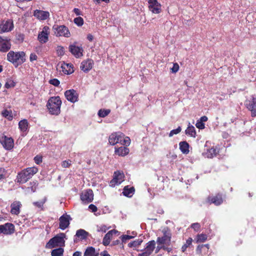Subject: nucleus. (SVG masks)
Returning a JSON list of instances; mask_svg holds the SVG:
<instances>
[{
  "instance_id": "1",
  "label": "nucleus",
  "mask_w": 256,
  "mask_h": 256,
  "mask_svg": "<svg viewBox=\"0 0 256 256\" xmlns=\"http://www.w3.org/2000/svg\"><path fill=\"white\" fill-rule=\"evenodd\" d=\"M108 142L110 144L114 146L117 144H120L122 146H128L130 144V139L120 132L112 133L108 138Z\"/></svg>"
},
{
  "instance_id": "2",
  "label": "nucleus",
  "mask_w": 256,
  "mask_h": 256,
  "mask_svg": "<svg viewBox=\"0 0 256 256\" xmlns=\"http://www.w3.org/2000/svg\"><path fill=\"white\" fill-rule=\"evenodd\" d=\"M62 100L60 96H52L50 98L47 102L46 106L51 114L58 115L60 112Z\"/></svg>"
},
{
  "instance_id": "3",
  "label": "nucleus",
  "mask_w": 256,
  "mask_h": 256,
  "mask_svg": "<svg viewBox=\"0 0 256 256\" xmlns=\"http://www.w3.org/2000/svg\"><path fill=\"white\" fill-rule=\"evenodd\" d=\"M38 172L36 167H30L24 168L18 174L16 180L18 183L24 184Z\"/></svg>"
},
{
  "instance_id": "4",
  "label": "nucleus",
  "mask_w": 256,
  "mask_h": 256,
  "mask_svg": "<svg viewBox=\"0 0 256 256\" xmlns=\"http://www.w3.org/2000/svg\"><path fill=\"white\" fill-rule=\"evenodd\" d=\"M26 54L24 52L10 51L7 54V60L15 66L23 64L26 60Z\"/></svg>"
},
{
  "instance_id": "5",
  "label": "nucleus",
  "mask_w": 256,
  "mask_h": 256,
  "mask_svg": "<svg viewBox=\"0 0 256 256\" xmlns=\"http://www.w3.org/2000/svg\"><path fill=\"white\" fill-rule=\"evenodd\" d=\"M65 238V234L60 233L50 239L46 243V247L47 248H52L56 246H63L64 244V238Z\"/></svg>"
},
{
  "instance_id": "6",
  "label": "nucleus",
  "mask_w": 256,
  "mask_h": 256,
  "mask_svg": "<svg viewBox=\"0 0 256 256\" xmlns=\"http://www.w3.org/2000/svg\"><path fill=\"white\" fill-rule=\"evenodd\" d=\"M52 30L56 36H64L70 38L71 36L68 28L64 25L58 26L54 24L52 26Z\"/></svg>"
},
{
  "instance_id": "7",
  "label": "nucleus",
  "mask_w": 256,
  "mask_h": 256,
  "mask_svg": "<svg viewBox=\"0 0 256 256\" xmlns=\"http://www.w3.org/2000/svg\"><path fill=\"white\" fill-rule=\"evenodd\" d=\"M163 236L158 237L157 238L156 242L158 244L162 245L168 244L170 242L172 233L170 229L168 227H165L162 230Z\"/></svg>"
},
{
  "instance_id": "8",
  "label": "nucleus",
  "mask_w": 256,
  "mask_h": 256,
  "mask_svg": "<svg viewBox=\"0 0 256 256\" xmlns=\"http://www.w3.org/2000/svg\"><path fill=\"white\" fill-rule=\"evenodd\" d=\"M50 34V28L48 26H44L42 31L39 32L38 40L41 44H45L48 40V36Z\"/></svg>"
},
{
  "instance_id": "9",
  "label": "nucleus",
  "mask_w": 256,
  "mask_h": 256,
  "mask_svg": "<svg viewBox=\"0 0 256 256\" xmlns=\"http://www.w3.org/2000/svg\"><path fill=\"white\" fill-rule=\"evenodd\" d=\"M0 142L6 150H11L14 145V141L12 138L3 136L0 138Z\"/></svg>"
},
{
  "instance_id": "10",
  "label": "nucleus",
  "mask_w": 256,
  "mask_h": 256,
  "mask_svg": "<svg viewBox=\"0 0 256 256\" xmlns=\"http://www.w3.org/2000/svg\"><path fill=\"white\" fill-rule=\"evenodd\" d=\"M94 199L93 192L90 189H88L82 192L80 194V200L84 203L90 202Z\"/></svg>"
},
{
  "instance_id": "11",
  "label": "nucleus",
  "mask_w": 256,
  "mask_h": 256,
  "mask_svg": "<svg viewBox=\"0 0 256 256\" xmlns=\"http://www.w3.org/2000/svg\"><path fill=\"white\" fill-rule=\"evenodd\" d=\"M148 8L154 14H158L161 12V4L157 0H148Z\"/></svg>"
},
{
  "instance_id": "12",
  "label": "nucleus",
  "mask_w": 256,
  "mask_h": 256,
  "mask_svg": "<svg viewBox=\"0 0 256 256\" xmlns=\"http://www.w3.org/2000/svg\"><path fill=\"white\" fill-rule=\"evenodd\" d=\"M72 220L70 215L64 214L60 218L59 228L62 230H64L68 227L70 224V221Z\"/></svg>"
},
{
  "instance_id": "13",
  "label": "nucleus",
  "mask_w": 256,
  "mask_h": 256,
  "mask_svg": "<svg viewBox=\"0 0 256 256\" xmlns=\"http://www.w3.org/2000/svg\"><path fill=\"white\" fill-rule=\"evenodd\" d=\"M14 232V225L11 223L8 222L4 224L0 225V234L8 235L13 234Z\"/></svg>"
},
{
  "instance_id": "14",
  "label": "nucleus",
  "mask_w": 256,
  "mask_h": 256,
  "mask_svg": "<svg viewBox=\"0 0 256 256\" xmlns=\"http://www.w3.org/2000/svg\"><path fill=\"white\" fill-rule=\"evenodd\" d=\"M124 178V174L119 171L114 172V177L110 182V184L112 186H114L116 185L120 184Z\"/></svg>"
},
{
  "instance_id": "15",
  "label": "nucleus",
  "mask_w": 256,
  "mask_h": 256,
  "mask_svg": "<svg viewBox=\"0 0 256 256\" xmlns=\"http://www.w3.org/2000/svg\"><path fill=\"white\" fill-rule=\"evenodd\" d=\"M156 242L154 240L149 242L146 244V246L142 253L138 256H149L154 251L155 248Z\"/></svg>"
},
{
  "instance_id": "16",
  "label": "nucleus",
  "mask_w": 256,
  "mask_h": 256,
  "mask_svg": "<svg viewBox=\"0 0 256 256\" xmlns=\"http://www.w3.org/2000/svg\"><path fill=\"white\" fill-rule=\"evenodd\" d=\"M64 96L66 100L71 102L74 103L78 100V94L73 89L66 91Z\"/></svg>"
},
{
  "instance_id": "17",
  "label": "nucleus",
  "mask_w": 256,
  "mask_h": 256,
  "mask_svg": "<svg viewBox=\"0 0 256 256\" xmlns=\"http://www.w3.org/2000/svg\"><path fill=\"white\" fill-rule=\"evenodd\" d=\"M245 104L246 108L252 112V116H256V96H252L250 100H246Z\"/></svg>"
},
{
  "instance_id": "18",
  "label": "nucleus",
  "mask_w": 256,
  "mask_h": 256,
  "mask_svg": "<svg viewBox=\"0 0 256 256\" xmlns=\"http://www.w3.org/2000/svg\"><path fill=\"white\" fill-rule=\"evenodd\" d=\"M69 50L76 58H78L82 56L83 48L82 46H78L75 44L69 46Z\"/></svg>"
},
{
  "instance_id": "19",
  "label": "nucleus",
  "mask_w": 256,
  "mask_h": 256,
  "mask_svg": "<svg viewBox=\"0 0 256 256\" xmlns=\"http://www.w3.org/2000/svg\"><path fill=\"white\" fill-rule=\"evenodd\" d=\"M60 70L62 71L64 74H70L74 72L72 65L71 64H66L62 62L58 64Z\"/></svg>"
},
{
  "instance_id": "20",
  "label": "nucleus",
  "mask_w": 256,
  "mask_h": 256,
  "mask_svg": "<svg viewBox=\"0 0 256 256\" xmlns=\"http://www.w3.org/2000/svg\"><path fill=\"white\" fill-rule=\"evenodd\" d=\"M11 44L6 38H2L0 40V52H5L10 50Z\"/></svg>"
},
{
  "instance_id": "21",
  "label": "nucleus",
  "mask_w": 256,
  "mask_h": 256,
  "mask_svg": "<svg viewBox=\"0 0 256 256\" xmlns=\"http://www.w3.org/2000/svg\"><path fill=\"white\" fill-rule=\"evenodd\" d=\"M34 16L40 20H46L50 16V13L48 11L36 10L34 12Z\"/></svg>"
},
{
  "instance_id": "22",
  "label": "nucleus",
  "mask_w": 256,
  "mask_h": 256,
  "mask_svg": "<svg viewBox=\"0 0 256 256\" xmlns=\"http://www.w3.org/2000/svg\"><path fill=\"white\" fill-rule=\"evenodd\" d=\"M93 64L94 62L92 60L88 59L81 63L80 68L82 71L86 72L92 68Z\"/></svg>"
},
{
  "instance_id": "23",
  "label": "nucleus",
  "mask_w": 256,
  "mask_h": 256,
  "mask_svg": "<svg viewBox=\"0 0 256 256\" xmlns=\"http://www.w3.org/2000/svg\"><path fill=\"white\" fill-rule=\"evenodd\" d=\"M13 23L12 20H8L0 24V33L9 32L13 28Z\"/></svg>"
},
{
  "instance_id": "24",
  "label": "nucleus",
  "mask_w": 256,
  "mask_h": 256,
  "mask_svg": "<svg viewBox=\"0 0 256 256\" xmlns=\"http://www.w3.org/2000/svg\"><path fill=\"white\" fill-rule=\"evenodd\" d=\"M22 204L19 201H14L10 205V212L12 214L18 215L20 212V208Z\"/></svg>"
},
{
  "instance_id": "25",
  "label": "nucleus",
  "mask_w": 256,
  "mask_h": 256,
  "mask_svg": "<svg viewBox=\"0 0 256 256\" xmlns=\"http://www.w3.org/2000/svg\"><path fill=\"white\" fill-rule=\"evenodd\" d=\"M117 232H118V231L115 230H110L104 236L102 240V244L105 246H108L110 242V240L112 238V236L113 235V234H116Z\"/></svg>"
},
{
  "instance_id": "26",
  "label": "nucleus",
  "mask_w": 256,
  "mask_h": 256,
  "mask_svg": "<svg viewBox=\"0 0 256 256\" xmlns=\"http://www.w3.org/2000/svg\"><path fill=\"white\" fill-rule=\"evenodd\" d=\"M126 146H120V148H115V154L119 156H124L129 152V149Z\"/></svg>"
},
{
  "instance_id": "27",
  "label": "nucleus",
  "mask_w": 256,
  "mask_h": 256,
  "mask_svg": "<svg viewBox=\"0 0 256 256\" xmlns=\"http://www.w3.org/2000/svg\"><path fill=\"white\" fill-rule=\"evenodd\" d=\"M18 128L22 132H27L28 128V122L26 120H21L18 123Z\"/></svg>"
},
{
  "instance_id": "28",
  "label": "nucleus",
  "mask_w": 256,
  "mask_h": 256,
  "mask_svg": "<svg viewBox=\"0 0 256 256\" xmlns=\"http://www.w3.org/2000/svg\"><path fill=\"white\" fill-rule=\"evenodd\" d=\"M180 149L182 153L188 154L189 152V144L186 142H181L179 144Z\"/></svg>"
},
{
  "instance_id": "29",
  "label": "nucleus",
  "mask_w": 256,
  "mask_h": 256,
  "mask_svg": "<svg viewBox=\"0 0 256 256\" xmlns=\"http://www.w3.org/2000/svg\"><path fill=\"white\" fill-rule=\"evenodd\" d=\"M186 134L192 137L195 138L196 132L194 127L189 123L187 128L185 131Z\"/></svg>"
},
{
  "instance_id": "30",
  "label": "nucleus",
  "mask_w": 256,
  "mask_h": 256,
  "mask_svg": "<svg viewBox=\"0 0 256 256\" xmlns=\"http://www.w3.org/2000/svg\"><path fill=\"white\" fill-rule=\"evenodd\" d=\"M134 192V187L128 188V186H126L122 194L124 196L130 198L132 196Z\"/></svg>"
},
{
  "instance_id": "31",
  "label": "nucleus",
  "mask_w": 256,
  "mask_h": 256,
  "mask_svg": "<svg viewBox=\"0 0 256 256\" xmlns=\"http://www.w3.org/2000/svg\"><path fill=\"white\" fill-rule=\"evenodd\" d=\"M209 200H210L211 203L214 204L216 206L220 205L223 202L222 195L219 194L212 198Z\"/></svg>"
},
{
  "instance_id": "32",
  "label": "nucleus",
  "mask_w": 256,
  "mask_h": 256,
  "mask_svg": "<svg viewBox=\"0 0 256 256\" xmlns=\"http://www.w3.org/2000/svg\"><path fill=\"white\" fill-rule=\"evenodd\" d=\"M84 256H98V254L96 252L94 248L89 247L86 249Z\"/></svg>"
},
{
  "instance_id": "33",
  "label": "nucleus",
  "mask_w": 256,
  "mask_h": 256,
  "mask_svg": "<svg viewBox=\"0 0 256 256\" xmlns=\"http://www.w3.org/2000/svg\"><path fill=\"white\" fill-rule=\"evenodd\" d=\"M218 152V151L216 148H212L207 150V152H206L205 155L208 158H212L216 155Z\"/></svg>"
},
{
  "instance_id": "34",
  "label": "nucleus",
  "mask_w": 256,
  "mask_h": 256,
  "mask_svg": "<svg viewBox=\"0 0 256 256\" xmlns=\"http://www.w3.org/2000/svg\"><path fill=\"white\" fill-rule=\"evenodd\" d=\"M88 233L85 230L80 229L76 231V236L80 238L81 239H85L87 238Z\"/></svg>"
},
{
  "instance_id": "35",
  "label": "nucleus",
  "mask_w": 256,
  "mask_h": 256,
  "mask_svg": "<svg viewBox=\"0 0 256 256\" xmlns=\"http://www.w3.org/2000/svg\"><path fill=\"white\" fill-rule=\"evenodd\" d=\"M64 249L62 248H59L54 249L52 251V256H63Z\"/></svg>"
},
{
  "instance_id": "36",
  "label": "nucleus",
  "mask_w": 256,
  "mask_h": 256,
  "mask_svg": "<svg viewBox=\"0 0 256 256\" xmlns=\"http://www.w3.org/2000/svg\"><path fill=\"white\" fill-rule=\"evenodd\" d=\"M46 198H44L43 199H42L38 202H33L32 204L36 207L39 208L40 210H42L44 204L46 202Z\"/></svg>"
},
{
  "instance_id": "37",
  "label": "nucleus",
  "mask_w": 256,
  "mask_h": 256,
  "mask_svg": "<svg viewBox=\"0 0 256 256\" xmlns=\"http://www.w3.org/2000/svg\"><path fill=\"white\" fill-rule=\"evenodd\" d=\"M2 116L8 118V120H12V115L11 111L7 110H4L2 112Z\"/></svg>"
},
{
  "instance_id": "38",
  "label": "nucleus",
  "mask_w": 256,
  "mask_h": 256,
  "mask_svg": "<svg viewBox=\"0 0 256 256\" xmlns=\"http://www.w3.org/2000/svg\"><path fill=\"white\" fill-rule=\"evenodd\" d=\"M110 112L109 109H100L98 110V116L101 118H104L107 116Z\"/></svg>"
},
{
  "instance_id": "39",
  "label": "nucleus",
  "mask_w": 256,
  "mask_h": 256,
  "mask_svg": "<svg viewBox=\"0 0 256 256\" xmlns=\"http://www.w3.org/2000/svg\"><path fill=\"white\" fill-rule=\"evenodd\" d=\"M208 238L206 234H198L196 236V242H204Z\"/></svg>"
},
{
  "instance_id": "40",
  "label": "nucleus",
  "mask_w": 256,
  "mask_h": 256,
  "mask_svg": "<svg viewBox=\"0 0 256 256\" xmlns=\"http://www.w3.org/2000/svg\"><path fill=\"white\" fill-rule=\"evenodd\" d=\"M192 239L190 238H188L186 241V244H184L182 247V252H184L186 248L192 244Z\"/></svg>"
},
{
  "instance_id": "41",
  "label": "nucleus",
  "mask_w": 256,
  "mask_h": 256,
  "mask_svg": "<svg viewBox=\"0 0 256 256\" xmlns=\"http://www.w3.org/2000/svg\"><path fill=\"white\" fill-rule=\"evenodd\" d=\"M74 22L78 26H80L84 24V20L82 17L78 16L74 19Z\"/></svg>"
},
{
  "instance_id": "42",
  "label": "nucleus",
  "mask_w": 256,
  "mask_h": 256,
  "mask_svg": "<svg viewBox=\"0 0 256 256\" xmlns=\"http://www.w3.org/2000/svg\"><path fill=\"white\" fill-rule=\"evenodd\" d=\"M142 242V240H136L132 242H130L128 244L129 247L132 248V247H136L140 245L141 243Z\"/></svg>"
},
{
  "instance_id": "43",
  "label": "nucleus",
  "mask_w": 256,
  "mask_h": 256,
  "mask_svg": "<svg viewBox=\"0 0 256 256\" xmlns=\"http://www.w3.org/2000/svg\"><path fill=\"white\" fill-rule=\"evenodd\" d=\"M182 130L180 126H178L177 128L172 130L168 134L170 137L172 136L174 134H177L180 133Z\"/></svg>"
},
{
  "instance_id": "44",
  "label": "nucleus",
  "mask_w": 256,
  "mask_h": 256,
  "mask_svg": "<svg viewBox=\"0 0 256 256\" xmlns=\"http://www.w3.org/2000/svg\"><path fill=\"white\" fill-rule=\"evenodd\" d=\"M56 52L58 56H62L64 54V48L63 46H58L56 47Z\"/></svg>"
},
{
  "instance_id": "45",
  "label": "nucleus",
  "mask_w": 256,
  "mask_h": 256,
  "mask_svg": "<svg viewBox=\"0 0 256 256\" xmlns=\"http://www.w3.org/2000/svg\"><path fill=\"white\" fill-rule=\"evenodd\" d=\"M16 83L12 80H8L5 84V87L7 88H13L15 86Z\"/></svg>"
},
{
  "instance_id": "46",
  "label": "nucleus",
  "mask_w": 256,
  "mask_h": 256,
  "mask_svg": "<svg viewBox=\"0 0 256 256\" xmlns=\"http://www.w3.org/2000/svg\"><path fill=\"white\" fill-rule=\"evenodd\" d=\"M108 228H108L106 225L97 226V231L98 232H106Z\"/></svg>"
},
{
  "instance_id": "47",
  "label": "nucleus",
  "mask_w": 256,
  "mask_h": 256,
  "mask_svg": "<svg viewBox=\"0 0 256 256\" xmlns=\"http://www.w3.org/2000/svg\"><path fill=\"white\" fill-rule=\"evenodd\" d=\"M72 164V161L70 160H64L62 162V168H68Z\"/></svg>"
},
{
  "instance_id": "48",
  "label": "nucleus",
  "mask_w": 256,
  "mask_h": 256,
  "mask_svg": "<svg viewBox=\"0 0 256 256\" xmlns=\"http://www.w3.org/2000/svg\"><path fill=\"white\" fill-rule=\"evenodd\" d=\"M49 83L55 86H58L60 84V82L58 79L53 78L50 80Z\"/></svg>"
},
{
  "instance_id": "49",
  "label": "nucleus",
  "mask_w": 256,
  "mask_h": 256,
  "mask_svg": "<svg viewBox=\"0 0 256 256\" xmlns=\"http://www.w3.org/2000/svg\"><path fill=\"white\" fill-rule=\"evenodd\" d=\"M42 157L40 155H37L34 158V161L37 164H40L42 162Z\"/></svg>"
},
{
  "instance_id": "50",
  "label": "nucleus",
  "mask_w": 256,
  "mask_h": 256,
  "mask_svg": "<svg viewBox=\"0 0 256 256\" xmlns=\"http://www.w3.org/2000/svg\"><path fill=\"white\" fill-rule=\"evenodd\" d=\"M190 227L195 231L198 232L200 228V225L199 223L196 222L192 224Z\"/></svg>"
},
{
  "instance_id": "51",
  "label": "nucleus",
  "mask_w": 256,
  "mask_h": 256,
  "mask_svg": "<svg viewBox=\"0 0 256 256\" xmlns=\"http://www.w3.org/2000/svg\"><path fill=\"white\" fill-rule=\"evenodd\" d=\"M196 126L200 130H202L205 128L204 123L198 120H197Z\"/></svg>"
},
{
  "instance_id": "52",
  "label": "nucleus",
  "mask_w": 256,
  "mask_h": 256,
  "mask_svg": "<svg viewBox=\"0 0 256 256\" xmlns=\"http://www.w3.org/2000/svg\"><path fill=\"white\" fill-rule=\"evenodd\" d=\"M170 70L172 72L176 73L179 70L178 64L177 63L174 64L172 68Z\"/></svg>"
},
{
  "instance_id": "53",
  "label": "nucleus",
  "mask_w": 256,
  "mask_h": 256,
  "mask_svg": "<svg viewBox=\"0 0 256 256\" xmlns=\"http://www.w3.org/2000/svg\"><path fill=\"white\" fill-rule=\"evenodd\" d=\"M134 236L128 235H123L122 236V240L123 242H126L127 240L132 238Z\"/></svg>"
},
{
  "instance_id": "54",
  "label": "nucleus",
  "mask_w": 256,
  "mask_h": 256,
  "mask_svg": "<svg viewBox=\"0 0 256 256\" xmlns=\"http://www.w3.org/2000/svg\"><path fill=\"white\" fill-rule=\"evenodd\" d=\"M88 208L92 212H96L97 211V207L93 204H90L89 206H88Z\"/></svg>"
},
{
  "instance_id": "55",
  "label": "nucleus",
  "mask_w": 256,
  "mask_h": 256,
  "mask_svg": "<svg viewBox=\"0 0 256 256\" xmlns=\"http://www.w3.org/2000/svg\"><path fill=\"white\" fill-rule=\"evenodd\" d=\"M73 12H74V14L76 16H82V12H81V10L78 8H74L73 10Z\"/></svg>"
},
{
  "instance_id": "56",
  "label": "nucleus",
  "mask_w": 256,
  "mask_h": 256,
  "mask_svg": "<svg viewBox=\"0 0 256 256\" xmlns=\"http://www.w3.org/2000/svg\"><path fill=\"white\" fill-rule=\"evenodd\" d=\"M5 174V170L3 168H0V180L4 178Z\"/></svg>"
},
{
  "instance_id": "57",
  "label": "nucleus",
  "mask_w": 256,
  "mask_h": 256,
  "mask_svg": "<svg viewBox=\"0 0 256 256\" xmlns=\"http://www.w3.org/2000/svg\"><path fill=\"white\" fill-rule=\"evenodd\" d=\"M37 58V56L35 54L32 53L30 55V62H33L34 60H36Z\"/></svg>"
},
{
  "instance_id": "58",
  "label": "nucleus",
  "mask_w": 256,
  "mask_h": 256,
  "mask_svg": "<svg viewBox=\"0 0 256 256\" xmlns=\"http://www.w3.org/2000/svg\"><path fill=\"white\" fill-rule=\"evenodd\" d=\"M202 249H204V248L202 245L198 246L196 248L197 252L199 254H201L202 252Z\"/></svg>"
},
{
  "instance_id": "59",
  "label": "nucleus",
  "mask_w": 256,
  "mask_h": 256,
  "mask_svg": "<svg viewBox=\"0 0 256 256\" xmlns=\"http://www.w3.org/2000/svg\"><path fill=\"white\" fill-rule=\"evenodd\" d=\"M198 120L204 122L208 120V118L206 116H202L200 118V120Z\"/></svg>"
},
{
  "instance_id": "60",
  "label": "nucleus",
  "mask_w": 256,
  "mask_h": 256,
  "mask_svg": "<svg viewBox=\"0 0 256 256\" xmlns=\"http://www.w3.org/2000/svg\"><path fill=\"white\" fill-rule=\"evenodd\" d=\"M93 0L98 4L102 2H105L106 3H108L110 2V0Z\"/></svg>"
},
{
  "instance_id": "61",
  "label": "nucleus",
  "mask_w": 256,
  "mask_h": 256,
  "mask_svg": "<svg viewBox=\"0 0 256 256\" xmlns=\"http://www.w3.org/2000/svg\"><path fill=\"white\" fill-rule=\"evenodd\" d=\"M87 38L89 41H92L94 37L91 34H89L87 36Z\"/></svg>"
},
{
  "instance_id": "62",
  "label": "nucleus",
  "mask_w": 256,
  "mask_h": 256,
  "mask_svg": "<svg viewBox=\"0 0 256 256\" xmlns=\"http://www.w3.org/2000/svg\"><path fill=\"white\" fill-rule=\"evenodd\" d=\"M73 256H82V254L80 252H76L74 253Z\"/></svg>"
},
{
  "instance_id": "63",
  "label": "nucleus",
  "mask_w": 256,
  "mask_h": 256,
  "mask_svg": "<svg viewBox=\"0 0 256 256\" xmlns=\"http://www.w3.org/2000/svg\"><path fill=\"white\" fill-rule=\"evenodd\" d=\"M202 246H203L204 248H206L207 250L209 248V245L208 244H202Z\"/></svg>"
},
{
  "instance_id": "64",
  "label": "nucleus",
  "mask_w": 256,
  "mask_h": 256,
  "mask_svg": "<svg viewBox=\"0 0 256 256\" xmlns=\"http://www.w3.org/2000/svg\"><path fill=\"white\" fill-rule=\"evenodd\" d=\"M102 256H110V255L108 254H104Z\"/></svg>"
}]
</instances>
